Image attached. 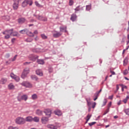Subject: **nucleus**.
I'll return each instance as SVG.
<instances>
[{
  "instance_id": "obj_1",
  "label": "nucleus",
  "mask_w": 129,
  "mask_h": 129,
  "mask_svg": "<svg viewBox=\"0 0 129 129\" xmlns=\"http://www.w3.org/2000/svg\"><path fill=\"white\" fill-rule=\"evenodd\" d=\"M33 16L34 17H35L37 20H39V21H42V22H47V21H48V19H47V17H44L42 15H40V14H34Z\"/></svg>"
},
{
  "instance_id": "obj_2",
  "label": "nucleus",
  "mask_w": 129,
  "mask_h": 129,
  "mask_svg": "<svg viewBox=\"0 0 129 129\" xmlns=\"http://www.w3.org/2000/svg\"><path fill=\"white\" fill-rule=\"evenodd\" d=\"M17 100L20 102H21L22 100H24V101H27V100H28V95L26 94L21 95V94H19L18 96H17Z\"/></svg>"
},
{
  "instance_id": "obj_3",
  "label": "nucleus",
  "mask_w": 129,
  "mask_h": 129,
  "mask_svg": "<svg viewBox=\"0 0 129 129\" xmlns=\"http://www.w3.org/2000/svg\"><path fill=\"white\" fill-rule=\"evenodd\" d=\"M16 123L17 124H24V123H26V120L23 117H19L16 118Z\"/></svg>"
},
{
  "instance_id": "obj_4",
  "label": "nucleus",
  "mask_w": 129,
  "mask_h": 129,
  "mask_svg": "<svg viewBox=\"0 0 129 129\" xmlns=\"http://www.w3.org/2000/svg\"><path fill=\"white\" fill-rule=\"evenodd\" d=\"M28 5H29V6H32V5H33V1H32V0H25L22 3V8H26Z\"/></svg>"
},
{
  "instance_id": "obj_5",
  "label": "nucleus",
  "mask_w": 129,
  "mask_h": 129,
  "mask_svg": "<svg viewBox=\"0 0 129 129\" xmlns=\"http://www.w3.org/2000/svg\"><path fill=\"white\" fill-rule=\"evenodd\" d=\"M21 85H22V86H24V87L28 88H32L33 86L32 85L28 82H23L21 83Z\"/></svg>"
},
{
  "instance_id": "obj_6",
  "label": "nucleus",
  "mask_w": 129,
  "mask_h": 129,
  "mask_svg": "<svg viewBox=\"0 0 129 129\" xmlns=\"http://www.w3.org/2000/svg\"><path fill=\"white\" fill-rule=\"evenodd\" d=\"M14 31V29H11L9 30H5L4 32H3V35H9L11 36L13 34V32Z\"/></svg>"
},
{
  "instance_id": "obj_7",
  "label": "nucleus",
  "mask_w": 129,
  "mask_h": 129,
  "mask_svg": "<svg viewBox=\"0 0 129 129\" xmlns=\"http://www.w3.org/2000/svg\"><path fill=\"white\" fill-rule=\"evenodd\" d=\"M49 121V117L43 116L41 118V122L43 124H46Z\"/></svg>"
},
{
  "instance_id": "obj_8",
  "label": "nucleus",
  "mask_w": 129,
  "mask_h": 129,
  "mask_svg": "<svg viewBox=\"0 0 129 129\" xmlns=\"http://www.w3.org/2000/svg\"><path fill=\"white\" fill-rule=\"evenodd\" d=\"M44 113H45L46 115H48V117H50V116H51L52 112L50 109H46L44 111Z\"/></svg>"
},
{
  "instance_id": "obj_9",
  "label": "nucleus",
  "mask_w": 129,
  "mask_h": 129,
  "mask_svg": "<svg viewBox=\"0 0 129 129\" xmlns=\"http://www.w3.org/2000/svg\"><path fill=\"white\" fill-rule=\"evenodd\" d=\"M18 23L20 25H22V24H24L26 22V19L25 18H21L18 19Z\"/></svg>"
},
{
  "instance_id": "obj_10",
  "label": "nucleus",
  "mask_w": 129,
  "mask_h": 129,
  "mask_svg": "<svg viewBox=\"0 0 129 129\" xmlns=\"http://www.w3.org/2000/svg\"><path fill=\"white\" fill-rule=\"evenodd\" d=\"M55 33L53 34V38H59V37H60L62 35V33L60 32H58L57 31H55Z\"/></svg>"
},
{
  "instance_id": "obj_11",
  "label": "nucleus",
  "mask_w": 129,
  "mask_h": 129,
  "mask_svg": "<svg viewBox=\"0 0 129 129\" xmlns=\"http://www.w3.org/2000/svg\"><path fill=\"white\" fill-rule=\"evenodd\" d=\"M37 58H39V56L38 55H32L29 57L30 60H31V61H33V62L37 60Z\"/></svg>"
},
{
  "instance_id": "obj_12",
  "label": "nucleus",
  "mask_w": 129,
  "mask_h": 129,
  "mask_svg": "<svg viewBox=\"0 0 129 129\" xmlns=\"http://www.w3.org/2000/svg\"><path fill=\"white\" fill-rule=\"evenodd\" d=\"M77 19V15L75 14H73L71 15V17L70 18L71 21H72V22H75L76 21V19Z\"/></svg>"
},
{
  "instance_id": "obj_13",
  "label": "nucleus",
  "mask_w": 129,
  "mask_h": 129,
  "mask_svg": "<svg viewBox=\"0 0 129 129\" xmlns=\"http://www.w3.org/2000/svg\"><path fill=\"white\" fill-rule=\"evenodd\" d=\"M13 8L14 10H18V8H19V2H17V1H15L13 5Z\"/></svg>"
},
{
  "instance_id": "obj_14",
  "label": "nucleus",
  "mask_w": 129,
  "mask_h": 129,
  "mask_svg": "<svg viewBox=\"0 0 129 129\" xmlns=\"http://www.w3.org/2000/svg\"><path fill=\"white\" fill-rule=\"evenodd\" d=\"M54 114L58 115V116H60L62 115V112L60 110H56L54 111Z\"/></svg>"
},
{
  "instance_id": "obj_15",
  "label": "nucleus",
  "mask_w": 129,
  "mask_h": 129,
  "mask_svg": "<svg viewBox=\"0 0 129 129\" xmlns=\"http://www.w3.org/2000/svg\"><path fill=\"white\" fill-rule=\"evenodd\" d=\"M25 121H27L28 122H32L33 121V117L31 116H29L26 117Z\"/></svg>"
},
{
  "instance_id": "obj_16",
  "label": "nucleus",
  "mask_w": 129,
  "mask_h": 129,
  "mask_svg": "<svg viewBox=\"0 0 129 129\" xmlns=\"http://www.w3.org/2000/svg\"><path fill=\"white\" fill-rule=\"evenodd\" d=\"M32 51L33 53H40V52H42L41 48H37L32 49Z\"/></svg>"
},
{
  "instance_id": "obj_17",
  "label": "nucleus",
  "mask_w": 129,
  "mask_h": 129,
  "mask_svg": "<svg viewBox=\"0 0 129 129\" xmlns=\"http://www.w3.org/2000/svg\"><path fill=\"white\" fill-rule=\"evenodd\" d=\"M36 74L39 76H43V72H42L41 70H37L36 71Z\"/></svg>"
},
{
  "instance_id": "obj_18",
  "label": "nucleus",
  "mask_w": 129,
  "mask_h": 129,
  "mask_svg": "<svg viewBox=\"0 0 129 129\" xmlns=\"http://www.w3.org/2000/svg\"><path fill=\"white\" fill-rule=\"evenodd\" d=\"M31 79H32V80H35V81H38V80H39V78H38V77L35 75H31Z\"/></svg>"
},
{
  "instance_id": "obj_19",
  "label": "nucleus",
  "mask_w": 129,
  "mask_h": 129,
  "mask_svg": "<svg viewBox=\"0 0 129 129\" xmlns=\"http://www.w3.org/2000/svg\"><path fill=\"white\" fill-rule=\"evenodd\" d=\"M7 81H8L7 79L2 78L0 80V84H6V83H7Z\"/></svg>"
},
{
  "instance_id": "obj_20",
  "label": "nucleus",
  "mask_w": 129,
  "mask_h": 129,
  "mask_svg": "<svg viewBox=\"0 0 129 129\" xmlns=\"http://www.w3.org/2000/svg\"><path fill=\"white\" fill-rule=\"evenodd\" d=\"M47 127L48 128H51V129H57V126H55L53 124H48L47 125Z\"/></svg>"
},
{
  "instance_id": "obj_21",
  "label": "nucleus",
  "mask_w": 129,
  "mask_h": 129,
  "mask_svg": "<svg viewBox=\"0 0 129 129\" xmlns=\"http://www.w3.org/2000/svg\"><path fill=\"white\" fill-rule=\"evenodd\" d=\"M28 31V29L26 28V29H24L23 30H20L19 31V33H20V34H25V33L26 34H27Z\"/></svg>"
},
{
  "instance_id": "obj_22",
  "label": "nucleus",
  "mask_w": 129,
  "mask_h": 129,
  "mask_svg": "<svg viewBox=\"0 0 129 129\" xmlns=\"http://www.w3.org/2000/svg\"><path fill=\"white\" fill-rule=\"evenodd\" d=\"M36 113L37 115H42V114H43V111L40 109H37L36 110Z\"/></svg>"
},
{
  "instance_id": "obj_23",
  "label": "nucleus",
  "mask_w": 129,
  "mask_h": 129,
  "mask_svg": "<svg viewBox=\"0 0 129 129\" xmlns=\"http://www.w3.org/2000/svg\"><path fill=\"white\" fill-rule=\"evenodd\" d=\"M37 62L38 64H40L41 65H44L45 64V61L43 59H37Z\"/></svg>"
},
{
  "instance_id": "obj_24",
  "label": "nucleus",
  "mask_w": 129,
  "mask_h": 129,
  "mask_svg": "<svg viewBox=\"0 0 129 129\" xmlns=\"http://www.w3.org/2000/svg\"><path fill=\"white\" fill-rule=\"evenodd\" d=\"M23 72L28 75V73H30V69L27 68L24 70V71Z\"/></svg>"
},
{
  "instance_id": "obj_25",
  "label": "nucleus",
  "mask_w": 129,
  "mask_h": 129,
  "mask_svg": "<svg viewBox=\"0 0 129 129\" xmlns=\"http://www.w3.org/2000/svg\"><path fill=\"white\" fill-rule=\"evenodd\" d=\"M40 120V118L39 117L35 116L34 118H33V121H34L35 122H39Z\"/></svg>"
},
{
  "instance_id": "obj_26",
  "label": "nucleus",
  "mask_w": 129,
  "mask_h": 129,
  "mask_svg": "<svg viewBox=\"0 0 129 129\" xmlns=\"http://www.w3.org/2000/svg\"><path fill=\"white\" fill-rule=\"evenodd\" d=\"M29 36V37H34V33H32V32L28 30L27 33L26 34Z\"/></svg>"
},
{
  "instance_id": "obj_27",
  "label": "nucleus",
  "mask_w": 129,
  "mask_h": 129,
  "mask_svg": "<svg viewBox=\"0 0 129 129\" xmlns=\"http://www.w3.org/2000/svg\"><path fill=\"white\" fill-rule=\"evenodd\" d=\"M37 98L38 96L37 95V94H34L32 95V99H33V100H36V99H37Z\"/></svg>"
},
{
  "instance_id": "obj_28",
  "label": "nucleus",
  "mask_w": 129,
  "mask_h": 129,
  "mask_svg": "<svg viewBox=\"0 0 129 129\" xmlns=\"http://www.w3.org/2000/svg\"><path fill=\"white\" fill-rule=\"evenodd\" d=\"M33 39L31 38H28L25 40V42H27V43H31Z\"/></svg>"
},
{
  "instance_id": "obj_29",
  "label": "nucleus",
  "mask_w": 129,
  "mask_h": 129,
  "mask_svg": "<svg viewBox=\"0 0 129 129\" xmlns=\"http://www.w3.org/2000/svg\"><path fill=\"white\" fill-rule=\"evenodd\" d=\"M8 88L9 89H14L15 86H14V85H13L12 84H10L8 85Z\"/></svg>"
},
{
  "instance_id": "obj_30",
  "label": "nucleus",
  "mask_w": 129,
  "mask_h": 129,
  "mask_svg": "<svg viewBox=\"0 0 129 129\" xmlns=\"http://www.w3.org/2000/svg\"><path fill=\"white\" fill-rule=\"evenodd\" d=\"M86 11H90L91 10V4L89 5H87L86 6Z\"/></svg>"
},
{
  "instance_id": "obj_31",
  "label": "nucleus",
  "mask_w": 129,
  "mask_h": 129,
  "mask_svg": "<svg viewBox=\"0 0 129 129\" xmlns=\"http://www.w3.org/2000/svg\"><path fill=\"white\" fill-rule=\"evenodd\" d=\"M67 29V27H59L60 32H63V31H64V30H66Z\"/></svg>"
},
{
  "instance_id": "obj_32",
  "label": "nucleus",
  "mask_w": 129,
  "mask_h": 129,
  "mask_svg": "<svg viewBox=\"0 0 129 129\" xmlns=\"http://www.w3.org/2000/svg\"><path fill=\"white\" fill-rule=\"evenodd\" d=\"M35 4L36 6V7H38V8H43V6L39 4V3L37 1H36L35 2Z\"/></svg>"
},
{
  "instance_id": "obj_33",
  "label": "nucleus",
  "mask_w": 129,
  "mask_h": 129,
  "mask_svg": "<svg viewBox=\"0 0 129 129\" xmlns=\"http://www.w3.org/2000/svg\"><path fill=\"white\" fill-rule=\"evenodd\" d=\"M12 35L13 36V37H18V36H19V33L17 32H13Z\"/></svg>"
},
{
  "instance_id": "obj_34",
  "label": "nucleus",
  "mask_w": 129,
  "mask_h": 129,
  "mask_svg": "<svg viewBox=\"0 0 129 129\" xmlns=\"http://www.w3.org/2000/svg\"><path fill=\"white\" fill-rule=\"evenodd\" d=\"M27 75H28L26 74H25V73H22V75H21V77L23 78V79H25V78H26L27 77Z\"/></svg>"
},
{
  "instance_id": "obj_35",
  "label": "nucleus",
  "mask_w": 129,
  "mask_h": 129,
  "mask_svg": "<svg viewBox=\"0 0 129 129\" xmlns=\"http://www.w3.org/2000/svg\"><path fill=\"white\" fill-rule=\"evenodd\" d=\"M75 14H76L77 12H79V11H80V6L77 7V8L75 9Z\"/></svg>"
},
{
  "instance_id": "obj_36",
  "label": "nucleus",
  "mask_w": 129,
  "mask_h": 129,
  "mask_svg": "<svg viewBox=\"0 0 129 129\" xmlns=\"http://www.w3.org/2000/svg\"><path fill=\"white\" fill-rule=\"evenodd\" d=\"M48 72L49 73H52V72H53V68L52 67L49 66L48 67Z\"/></svg>"
},
{
  "instance_id": "obj_37",
  "label": "nucleus",
  "mask_w": 129,
  "mask_h": 129,
  "mask_svg": "<svg viewBox=\"0 0 129 129\" xmlns=\"http://www.w3.org/2000/svg\"><path fill=\"white\" fill-rule=\"evenodd\" d=\"M124 111L127 115H129V108L125 109L124 110Z\"/></svg>"
},
{
  "instance_id": "obj_38",
  "label": "nucleus",
  "mask_w": 129,
  "mask_h": 129,
  "mask_svg": "<svg viewBox=\"0 0 129 129\" xmlns=\"http://www.w3.org/2000/svg\"><path fill=\"white\" fill-rule=\"evenodd\" d=\"M106 103H107V100L106 99H104V101L103 102L102 106H105Z\"/></svg>"
},
{
  "instance_id": "obj_39",
  "label": "nucleus",
  "mask_w": 129,
  "mask_h": 129,
  "mask_svg": "<svg viewBox=\"0 0 129 129\" xmlns=\"http://www.w3.org/2000/svg\"><path fill=\"white\" fill-rule=\"evenodd\" d=\"M129 97L128 96H127L123 100V102H124V103H126V102H127V100H128Z\"/></svg>"
},
{
  "instance_id": "obj_40",
  "label": "nucleus",
  "mask_w": 129,
  "mask_h": 129,
  "mask_svg": "<svg viewBox=\"0 0 129 129\" xmlns=\"http://www.w3.org/2000/svg\"><path fill=\"white\" fill-rule=\"evenodd\" d=\"M41 36L42 38L44 40H46V39H47V36H46L44 34H41Z\"/></svg>"
},
{
  "instance_id": "obj_41",
  "label": "nucleus",
  "mask_w": 129,
  "mask_h": 129,
  "mask_svg": "<svg viewBox=\"0 0 129 129\" xmlns=\"http://www.w3.org/2000/svg\"><path fill=\"white\" fill-rule=\"evenodd\" d=\"M92 116V115H90V114H88L87 115V121H88V120H89L90 119V118L91 117V116Z\"/></svg>"
},
{
  "instance_id": "obj_42",
  "label": "nucleus",
  "mask_w": 129,
  "mask_h": 129,
  "mask_svg": "<svg viewBox=\"0 0 129 129\" xmlns=\"http://www.w3.org/2000/svg\"><path fill=\"white\" fill-rule=\"evenodd\" d=\"M99 95L96 94V93H95L94 94L95 98L94 99V101H95V100H96V99L98 98Z\"/></svg>"
},
{
  "instance_id": "obj_43",
  "label": "nucleus",
  "mask_w": 129,
  "mask_h": 129,
  "mask_svg": "<svg viewBox=\"0 0 129 129\" xmlns=\"http://www.w3.org/2000/svg\"><path fill=\"white\" fill-rule=\"evenodd\" d=\"M127 64V59H124L123 60V65L124 66H126Z\"/></svg>"
},
{
  "instance_id": "obj_44",
  "label": "nucleus",
  "mask_w": 129,
  "mask_h": 129,
  "mask_svg": "<svg viewBox=\"0 0 129 129\" xmlns=\"http://www.w3.org/2000/svg\"><path fill=\"white\" fill-rule=\"evenodd\" d=\"M14 79H15L16 81H17V82H19V81H20V77L17 76L14 78Z\"/></svg>"
},
{
  "instance_id": "obj_45",
  "label": "nucleus",
  "mask_w": 129,
  "mask_h": 129,
  "mask_svg": "<svg viewBox=\"0 0 129 129\" xmlns=\"http://www.w3.org/2000/svg\"><path fill=\"white\" fill-rule=\"evenodd\" d=\"M17 57H18V54L15 55L14 57L12 58V62L16 61V59H17Z\"/></svg>"
},
{
  "instance_id": "obj_46",
  "label": "nucleus",
  "mask_w": 129,
  "mask_h": 129,
  "mask_svg": "<svg viewBox=\"0 0 129 129\" xmlns=\"http://www.w3.org/2000/svg\"><path fill=\"white\" fill-rule=\"evenodd\" d=\"M108 112H109V109H107L105 110V111L104 112L103 115H105V114H106V113H108Z\"/></svg>"
},
{
  "instance_id": "obj_47",
  "label": "nucleus",
  "mask_w": 129,
  "mask_h": 129,
  "mask_svg": "<svg viewBox=\"0 0 129 129\" xmlns=\"http://www.w3.org/2000/svg\"><path fill=\"white\" fill-rule=\"evenodd\" d=\"M95 123H96V122H92L89 123V125L90 126H92V125L95 124Z\"/></svg>"
},
{
  "instance_id": "obj_48",
  "label": "nucleus",
  "mask_w": 129,
  "mask_h": 129,
  "mask_svg": "<svg viewBox=\"0 0 129 129\" xmlns=\"http://www.w3.org/2000/svg\"><path fill=\"white\" fill-rule=\"evenodd\" d=\"M6 35L5 36V39H10V38H11V35H9V34H5Z\"/></svg>"
},
{
  "instance_id": "obj_49",
  "label": "nucleus",
  "mask_w": 129,
  "mask_h": 129,
  "mask_svg": "<svg viewBox=\"0 0 129 129\" xmlns=\"http://www.w3.org/2000/svg\"><path fill=\"white\" fill-rule=\"evenodd\" d=\"M10 76L11 77V78H13V79H14V78L17 76L16 75H15V74H14L13 73H11L10 75Z\"/></svg>"
},
{
  "instance_id": "obj_50",
  "label": "nucleus",
  "mask_w": 129,
  "mask_h": 129,
  "mask_svg": "<svg viewBox=\"0 0 129 129\" xmlns=\"http://www.w3.org/2000/svg\"><path fill=\"white\" fill-rule=\"evenodd\" d=\"M128 73V71H127V70H125L123 72V74L124 75H126Z\"/></svg>"
},
{
  "instance_id": "obj_51",
  "label": "nucleus",
  "mask_w": 129,
  "mask_h": 129,
  "mask_svg": "<svg viewBox=\"0 0 129 129\" xmlns=\"http://www.w3.org/2000/svg\"><path fill=\"white\" fill-rule=\"evenodd\" d=\"M111 103H112L111 102H110L108 103L107 109H109L110 108V106H111Z\"/></svg>"
},
{
  "instance_id": "obj_52",
  "label": "nucleus",
  "mask_w": 129,
  "mask_h": 129,
  "mask_svg": "<svg viewBox=\"0 0 129 129\" xmlns=\"http://www.w3.org/2000/svg\"><path fill=\"white\" fill-rule=\"evenodd\" d=\"M86 101L87 102L88 106L90 107V105H91V102H89L87 99H86Z\"/></svg>"
},
{
  "instance_id": "obj_53",
  "label": "nucleus",
  "mask_w": 129,
  "mask_h": 129,
  "mask_svg": "<svg viewBox=\"0 0 129 129\" xmlns=\"http://www.w3.org/2000/svg\"><path fill=\"white\" fill-rule=\"evenodd\" d=\"M69 5H70V6L73 5V1L70 0V1H69Z\"/></svg>"
},
{
  "instance_id": "obj_54",
  "label": "nucleus",
  "mask_w": 129,
  "mask_h": 129,
  "mask_svg": "<svg viewBox=\"0 0 129 129\" xmlns=\"http://www.w3.org/2000/svg\"><path fill=\"white\" fill-rule=\"evenodd\" d=\"M110 72L112 74V75H115V72L110 70Z\"/></svg>"
},
{
  "instance_id": "obj_55",
  "label": "nucleus",
  "mask_w": 129,
  "mask_h": 129,
  "mask_svg": "<svg viewBox=\"0 0 129 129\" xmlns=\"http://www.w3.org/2000/svg\"><path fill=\"white\" fill-rule=\"evenodd\" d=\"M102 89H100L99 91H97L96 92V94H98V95H99V93H100L102 91Z\"/></svg>"
},
{
  "instance_id": "obj_56",
  "label": "nucleus",
  "mask_w": 129,
  "mask_h": 129,
  "mask_svg": "<svg viewBox=\"0 0 129 129\" xmlns=\"http://www.w3.org/2000/svg\"><path fill=\"white\" fill-rule=\"evenodd\" d=\"M109 99H111V100H112L113 98V95H112L111 96H109L108 97Z\"/></svg>"
},
{
  "instance_id": "obj_57",
  "label": "nucleus",
  "mask_w": 129,
  "mask_h": 129,
  "mask_svg": "<svg viewBox=\"0 0 129 129\" xmlns=\"http://www.w3.org/2000/svg\"><path fill=\"white\" fill-rule=\"evenodd\" d=\"M120 86H121V87H123V89H124V88L127 89V87H126V86H124L122 84L120 85Z\"/></svg>"
},
{
  "instance_id": "obj_58",
  "label": "nucleus",
  "mask_w": 129,
  "mask_h": 129,
  "mask_svg": "<svg viewBox=\"0 0 129 129\" xmlns=\"http://www.w3.org/2000/svg\"><path fill=\"white\" fill-rule=\"evenodd\" d=\"M85 8V7H82L80 8V11H84V9Z\"/></svg>"
},
{
  "instance_id": "obj_59",
  "label": "nucleus",
  "mask_w": 129,
  "mask_h": 129,
  "mask_svg": "<svg viewBox=\"0 0 129 129\" xmlns=\"http://www.w3.org/2000/svg\"><path fill=\"white\" fill-rule=\"evenodd\" d=\"M95 105H96V102H94L93 104L92 105V108H95Z\"/></svg>"
},
{
  "instance_id": "obj_60",
  "label": "nucleus",
  "mask_w": 129,
  "mask_h": 129,
  "mask_svg": "<svg viewBox=\"0 0 129 129\" xmlns=\"http://www.w3.org/2000/svg\"><path fill=\"white\" fill-rule=\"evenodd\" d=\"M15 41H16V38H12L11 42H12V43H15Z\"/></svg>"
},
{
  "instance_id": "obj_61",
  "label": "nucleus",
  "mask_w": 129,
  "mask_h": 129,
  "mask_svg": "<svg viewBox=\"0 0 129 129\" xmlns=\"http://www.w3.org/2000/svg\"><path fill=\"white\" fill-rule=\"evenodd\" d=\"M34 22H35V20L34 19H31L30 20V23H34Z\"/></svg>"
},
{
  "instance_id": "obj_62",
  "label": "nucleus",
  "mask_w": 129,
  "mask_h": 129,
  "mask_svg": "<svg viewBox=\"0 0 129 129\" xmlns=\"http://www.w3.org/2000/svg\"><path fill=\"white\" fill-rule=\"evenodd\" d=\"M10 55L9 53H7L6 54V57L7 58H9L10 57Z\"/></svg>"
},
{
  "instance_id": "obj_63",
  "label": "nucleus",
  "mask_w": 129,
  "mask_h": 129,
  "mask_svg": "<svg viewBox=\"0 0 129 129\" xmlns=\"http://www.w3.org/2000/svg\"><path fill=\"white\" fill-rule=\"evenodd\" d=\"M30 63H31V62H25L24 63V65H27V64H30Z\"/></svg>"
},
{
  "instance_id": "obj_64",
  "label": "nucleus",
  "mask_w": 129,
  "mask_h": 129,
  "mask_svg": "<svg viewBox=\"0 0 129 129\" xmlns=\"http://www.w3.org/2000/svg\"><path fill=\"white\" fill-rule=\"evenodd\" d=\"M12 129H19L18 127H13L12 126Z\"/></svg>"
}]
</instances>
